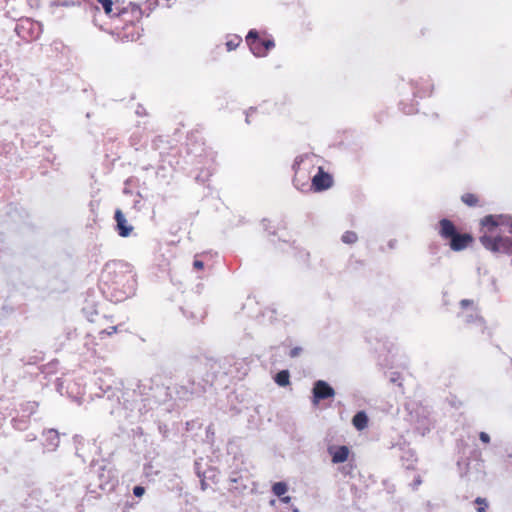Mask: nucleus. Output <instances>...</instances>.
I'll use <instances>...</instances> for the list:
<instances>
[{
	"label": "nucleus",
	"mask_w": 512,
	"mask_h": 512,
	"mask_svg": "<svg viewBox=\"0 0 512 512\" xmlns=\"http://www.w3.org/2000/svg\"><path fill=\"white\" fill-rule=\"evenodd\" d=\"M482 245L495 253L512 254V216L488 215L482 221Z\"/></svg>",
	"instance_id": "f257e3e1"
},
{
	"label": "nucleus",
	"mask_w": 512,
	"mask_h": 512,
	"mask_svg": "<svg viewBox=\"0 0 512 512\" xmlns=\"http://www.w3.org/2000/svg\"><path fill=\"white\" fill-rule=\"evenodd\" d=\"M108 286L111 299L121 302L132 296L136 288V279L128 265L115 263L108 265L102 275Z\"/></svg>",
	"instance_id": "f03ea898"
},
{
	"label": "nucleus",
	"mask_w": 512,
	"mask_h": 512,
	"mask_svg": "<svg viewBox=\"0 0 512 512\" xmlns=\"http://www.w3.org/2000/svg\"><path fill=\"white\" fill-rule=\"evenodd\" d=\"M15 32L26 42H31L40 37L43 32V27L40 22L34 21L30 18H22L16 23Z\"/></svg>",
	"instance_id": "7ed1b4c3"
},
{
	"label": "nucleus",
	"mask_w": 512,
	"mask_h": 512,
	"mask_svg": "<svg viewBox=\"0 0 512 512\" xmlns=\"http://www.w3.org/2000/svg\"><path fill=\"white\" fill-rule=\"evenodd\" d=\"M313 403L317 405L319 401L331 398L335 395L334 389L325 381L318 380L314 383L313 389Z\"/></svg>",
	"instance_id": "20e7f679"
},
{
	"label": "nucleus",
	"mask_w": 512,
	"mask_h": 512,
	"mask_svg": "<svg viewBox=\"0 0 512 512\" xmlns=\"http://www.w3.org/2000/svg\"><path fill=\"white\" fill-rule=\"evenodd\" d=\"M246 42L249 45L251 52L255 56H265V51L263 50V40L259 38L258 32L256 30L249 31L246 37Z\"/></svg>",
	"instance_id": "39448f33"
},
{
	"label": "nucleus",
	"mask_w": 512,
	"mask_h": 512,
	"mask_svg": "<svg viewBox=\"0 0 512 512\" xmlns=\"http://www.w3.org/2000/svg\"><path fill=\"white\" fill-rule=\"evenodd\" d=\"M332 185V177L319 167L318 173L312 178V187L315 191H323Z\"/></svg>",
	"instance_id": "423d86ee"
},
{
	"label": "nucleus",
	"mask_w": 512,
	"mask_h": 512,
	"mask_svg": "<svg viewBox=\"0 0 512 512\" xmlns=\"http://www.w3.org/2000/svg\"><path fill=\"white\" fill-rule=\"evenodd\" d=\"M116 230L121 237H128L133 227L128 224L123 212L120 209L115 211Z\"/></svg>",
	"instance_id": "0eeeda50"
},
{
	"label": "nucleus",
	"mask_w": 512,
	"mask_h": 512,
	"mask_svg": "<svg viewBox=\"0 0 512 512\" xmlns=\"http://www.w3.org/2000/svg\"><path fill=\"white\" fill-rule=\"evenodd\" d=\"M473 241V238L470 234H460L456 233L455 236H453L450 239L449 245L450 248L453 251H461L464 250L468 245Z\"/></svg>",
	"instance_id": "6e6552de"
},
{
	"label": "nucleus",
	"mask_w": 512,
	"mask_h": 512,
	"mask_svg": "<svg viewBox=\"0 0 512 512\" xmlns=\"http://www.w3.org/2000/svg\"><path fill=\"white\" fill-rule=\"evenodd\" d=\"M439 234L444 239H451L458 232L455 225L448 219H442L439 223Z\"/></svg>",
	"instance_id": "1a4fd4ad"
},
{
	"label": "nucleus",
	"mask_w": 512,
	"mask_h": 512,
	"mask_svg": "<svg viewBox=\"0 0 512 512\" xmlns=\"http://www.w3.org/2000/svg\"><path fill=\"white\" fill-rule=\"evenodd\" d=\"M45 446L49 451H54L59 445V434L54 429L44 432Z\"/></svg>",
	"instance_id": "9d476101"
},
{
	"label": "nucleus",
	"mask_w": 512,
	"mask_h": 512,
	"mask_svg": "<svg viewBox=\"0 0 512 512\" xmlns=\"http://www.w3.org/2000/svg\"><path fill=\"white\" fill-rule=\"evenodd\" d=\"M332 455L333 463H343L347 460L349 455V449L346 446H340L336 448L334 451L330 450Z\"/></svg>",
	"instance_id": "9b49d317"
},
{
	"label": "nucleus",
	"mask_w": 512,
	"mask_h": 512,
	"mask_svg": "<svg viewBox=\"0 0 512 512\" xmlns=\"http://www.w3.org/2000/svg\"><path fill=\"white\" fill-rule=\"evenodd\" d=\"M352 423L357 430L365 429L368 425V417L366 413L364 411L357 412L352 419Z\"/></svg>",
	"instance_id": "f8f14e48"
},
{
	"label": "nucleus",
	"mask_w": 512,
	"mask_h": 512,
	"mask_svg": "<svg viewBox=\"0 0 512 512\" xmlns=\"http://www.w3.org/2000/svg\"><path fill=\"white\" fill-rule=\"evenodd\" d=\"M301 161H302L301 157H297L294 161L293 169L295 170V177H294L293 183L297 189L304 191L305 187L308 186V184H303L302 186H299V184H298V177L300 174L298 167H299Z\"/></svg>",
	"instance_id": "ddd939ff"
},
{
	"label": "nucleus",
	"mask_w": 512,
	"mask_h": 512,
	"mask_svg": "<svg viewBox=\"0 0 512 512\" xmlns=\"http://www.w3.org/2000/svg\"><path fill=\"white\" fill-rule=\"evenodd\" d=\"M289 378H290L289 372L287 370H282L276 374L275 382L279 386L284 387L289 384Z\"/></svg>",
	"instance_id": "4468645a"
},
{
	"label": "nucleus",
	"mask_w": 512,
	"mask_h": 512,
	"mask_svg": "<svg viewBox=\"0 0 512 512\" xmlns=\"http://www.w3.org/2000/svg\"><path fill=\"white\" fill-rule=\"evenodd\" d=\"M288 491V486L285 482H276L272 486V492L277 497H282Z\"/></svg>",
	"instance_id": "2eb2a0df"
},
{
	"label": "nucleus",
	"mask_w": 512,
	"mask_h": 512,
	"mask_svg": "<svg viewBox=\"0 0 512 512\" xmlns=\"http://www.w3.org/2000/svg\"><path fill=\"white\" fill-rule=\"evenodd\" d=\"M112 375H109V378H111ZM114 383V380L113 379H109L107 382L104 381L101 377H98L97 379V382L96 384H99V389L103 392V393H106L108 391L111 390L112 388V385Z\"/></svg>",
	"instance_id": "dca6fc26"
},
{
	"label": "nucleus",
	"mask_w": 512,
	"mask_h": 512,
	"mask_svg": "<svg viewBox=\"0 0 512 512\" xmlns=\"http://www.w3.org/2000/svg\"><path fill=\"white\" fill-rule=\"evenodd\" d=\"M11 79L4 75L0 76V97H5V95L9 92V88L7 87V82H10Z\"/></svg>",
	"instance_id": "f3484780"
},
{
	"label": "nucleus",
	"mask_w": 512,
	"mask_h": 512,
	"mask_svg": "<svg viewBox=\"0 0 512 512\" xmlns=\"http://www.w3.org/2000/svg\"><path fill=\"white\" fill-rule=\"evenodd\" d=\"M358 237L357 234L353 231H346L342 235V241L346 244H353L357 241Z\"/></svg>",
	"instance_id": "a211bd4d"
},
{
	"label": "nucleus",
	"mask_w": 512,
	"mask_h": 512,
	"mask_svg": "<svg viewBox=\"0 0 512 512\" xmlns=\"http://www.w3.org/2000/svg\"><path fill=\"white\" fill-rule=\"evenodd\" d=\"M466 323L477 322L480 327L483 326V319L477 314H466L463 315Z\"/></svg>",
	"instance_id": "6ab92c4d"
},
{
	"label": "nucleus",
	"mask_w": 512,
	"mask_h": 512,
	"mask_svg": "<svg viewBox=\"0 0 512 512\" xmlns=\"http://www.w3.org/2000/svg\"><path fill=\"white\" fill-rule=\"evenodd\" d=\"M241 41H242V39L239 36H234L233 38L229 39L226 42L227 50L232 51V50L236 49L239 46V44L241 43Z\"/></svg>",
	"instance_id": "aec40b11"
},
{
	"label": "nucleus",
	"mask_w": 512,
	"mask_h": 512,
	"mask_svg": "<svg viewBox=\"0 0 512 512\" xmlns=\"http://www.w3.org/2000/svg\"><path fill=\"white\" fill-rule=\"evenodd\" d=\"M462 201L468 206H475L477 204V197L474 194L466 193L461 197Z\"/></svg>",
	"instance_id": "412c9836"
},
{
	"label": "nucleus",
	"mask_w": 512,
	"mask_h": 512,
	"mask_svg": "<svg viewBox=\"0 0 512 512\" xmlns=\"http://www.w3.org/2000/svg\"><path fill=\"white\" fill-rule=\"evenodd\" d=\"M37 409V403L36 402H27L24 405H22V410L24 413H27V415L33 414Z\"/></svg>",
	"instance_id": "4be33fe9"
},
{
	"label": "nucleus",
	"mask_w": 512,
	"mask_h": 512,
	"mask_svg": "<svg viewBox=\"0 0 512 512\" xmlns=\"http://www.w3.org/2000/svg\"><path fill=\"white\" fill-rule=\"evenodd\" d=\"M97 1L102 4L105 13L107 15H111L112 10H113L112 0H97Z\"/></svg>",
	"instance_id": "5701e85b"
},
{
	"label": "nucleus",
	"mask_w": 512,
	"mask_h": 512,
	"mask_svg": "<svg viewBox=\"0 0 512 512\" xmlns=\"http://www.w3.org/2000/svg\"><path fill=\"white\" fill-rule=\"evenodd\" d=\"M475 503L479 505V507L477 508L478 512H486V509L488 507L486 499L478 497L476 498Z\"/></svg>",
	"instance_id": "b1692460"
},
{
	"label": "nucleus",
	"mask_w": 512,
	"mask_h": 512,
	"mask_svg": "<svg viewBox=\"0 0 512 512\" xmlns=\"http://www.w3.org/2000/svg\"><path fill=\"white\" fill-rule=\"evenodd\" d=\"M274 41L271 39L263 40V50L265 54L274 47Z\"/></svg>",
	"instance_id": "393cba45"
},
{
	"label": "nucleus",
	"mask_w": 512,
	"mask_h": 512,
	"mask_svg": "<svg viewBox=\"0 0 512 512\" xmlns=\"http://www.w3.org/2000/svg\"><path fill=\"white\" fill-rule=\"evenodd\" d=\"M145 493V488L143 486H135L133 488V494L136 496V497H141L143 496Z\"/></svg>",
	"instance_id": "a878e982"
},
{
	"label": "nucleus",
	"mask_w": 512,
	"mask_h": 512,
	"mask_svg": "<svg viewBox=\"0 0 512 512\" xmlns=\"http://www.w3.org/2000/svg\"><path fill=\"white\" fill-rule=\"evenodd\" d=\"M118 327L119 326L109 327L108 329L101 331V334H107V335L111 336L118 331Z\"/></svg>",
	"instance_id": "bb28decb"
},
{
	"label": "nucleus",
	"mask_w": 512,
	"mask_h": 512,
	"mask_svg": "<svg viewBox=\"0 0 512 512\" xmlns=\"http://www.w3.org/2000/svg\"><path fill=\"white\" fill-rule=\"evenodd\" d=\"M479 438L484 443H489L490 442V437H489V435L486 432H481L479 434Z\"/></svg>",
	"instance_id": "cd10ccee"
},
{
	"label": "nucleus",
	"mask_w": 512,
	"mask_h": 512,
	"mask_svg": "<svg viewBox=\"0 0 512 512\" xmlns=\"http://www.w3.org/2000/svg\"><path fill=\"white\" fill-rule=\"evenodd\" d=\"M193 267L197 270H200L204 267V263L201 260L195 259L193 262Z\"/></svg>",
	"instance_id": "c85d7f7f"
},
{
	"label": "nucleus",
	"mask_w": 512,
	"mask_h": 512,
	"mask_svg": "<svg viewBox=\"0 0 512 512\" xmlns=\"http://www.w3.org/2000/svg\"><path fill=\"white\" fill-rule=\"evenodd\" d=\"M422 479L420 476H417L413 481V489L416 490L419 485H421Z\"/></svg>",
	"instance_id": "c756f323"
},
{
	"label": "nucleus",
	"mask_w": 512,
	"mask_h": 512,
	"mask_svg": "<svg viewBox=\"0 0 512 512\" xmlns=\"http://www.w3.org/2000/svg\"><path fill=\"white\" fill-rule=\"evenodd\" d=\"M473 302L471 300L464 299L460 302V305L463 309L467 308L468 306L472 305Z\"/></svg>",
	"instance_id": "7c9ffc66"
},
{
	"label": "nucleus",
	"mask_w": 512,
	"mask_h": 512,
	"mask_svg": "<svg viewBox=\"0 0 512 512\" xmlns=\"http://www.w3.org/2000/svg\"><path fill=\"white\" fill-rule=\"evenodd\" d=\"M300 351H301V348H299V347H295V348H293V349L290 351V356H291V357H296V356H298V355H299Z\"/></svg>",
	"instance_id": "2f4dec72"
},
{
	"label": "nucleus",
	"mask_w": 512,
	"mask_h": 512,
	"mask_svg": "<svg viewBox=\"0 0 512 512\" xmlns=\"http://www.w3.org/2000/svg\"><path fill=\"white\" fill-rule=\"evenodd\" d=\"M254 112H255V109H253V108H250V109L247 111V113H246V123H248V124L250 123V119H249V118H250V116L252 115V113H254Z\"/></svg>",
	"instance_id": "473e14b6"
},
{
	"label": "nucleus",
	"mask_w": 512,
	"mask_h": 512,
	"mask_svg": "<svg viewBox=\"0 0 512 512\" xmlns=\"http://www.w3.org/2000/svg\"><path fill=\"white\" fill-rule=\"evenodd\" d=\"M399 377H400L399 374L393 373L391 378H390V381L393 382V383H396L398 381Z\"/></svg>",
	"instance_id": "72a5a7b5"
},
{
	"label": "nucleus",
	"mask_w": 512,
	"mask_h": 512,
	"mask_svg": "<svg viewBox=\"0 0 512 512\" xmlns=\"http://www.w3.org/2000/svg\"><path fill=\"white\" fill-rule=\"evenodd\" d=\"M73 439H74L75 444H79L83 440V437L79 436V435H75Z\"/></svg>",
	"instance_id": "f704fd0d"
},
{
	"label": "nucleus",
	"mask_w": 512,
	"mask_h": 512,
	"mask_svg": "<svg viewBox=\"0 0 512 512\" xmlns=\"http://www.w3.org/2000/svg\"><path fill=\"white\" fill-rule=\"evenodd\" d=\"M281 499V501L283 503H289L291 501V497L290 496H282V497H279Z\"/></svg>",
	"instance_id": "c9c22d12"
},
{
	"label": "nucleus",
	"mask_w": 512,
	"mask_h": 512,
	"mask_svg": "<svg viewBox=\"0 0 512 512\" xmlns=\"http://www.w3.org/2000/svg\"><path fill=\"white\" fill-rule=\"evenodd\" d=\"M203 381L207 384V383H210L212 381V377L210 375H206L204 378H203Z\"/></svg>",
	"instance_id": "e433bc0d"
},
{
	"label": "nucleus",
	"mask_w": 512,
	"mask_h": 512,
	"mask_svg": "<svg viewBox=\"0 0 512 512\" xmlns=\"http://www.w3.org/2000/svg\"><path fill=\"white\" fill-rule=\"evenodd\" d=\"M94 314H97V312H96V311L90 312V314L87 316V318H88V320H89V321H91V322H93V321H94V318H93V315H94Z\"/></svg>",
	"instance_id": "4c0bfd02"
},
{
	"label": "nucleus",
	"mask_w": 512,
	"mask_h": 512,
	"mask_svg": "<svg viewBox=\"0 0 512 512\" xmlns=\"http://www.w3.org/2000/svg\"><path fill=\"white\" fill-rule=\"evenodd\" d=\"M201 366H202V364H200V365H198V366H197V368H196L197 372H200V370H201Z\"/></svg>",
	"instance_id": "58836bf2"
},
{
	"label": "nucleus",
	"mask_w": 512,
	"mask_h": 512,
	"mask_svg": "<svg viewBox=\"0 0 512 512\" xmlns=\"http://www.w3.org/2000/svg\"><path fill=\"white\" fill-rule=\"evenodd\" d=\"M404 112H405L406 114H410V113H412V112H413V110H412V109H410V110H408V111H404Z\"/></svg>",
	"instance_id": "ea45409f"
},
{
	"label": "nucleus",
	"mask_w": 512,
	"mask_h": 512,
	"mask_svg": "<svg viewBox=\"0 0 512 512\" xmlns=\"http://www.w3.org/2000/svg\"><path fill=\"white\" fill-rule=\"evenodd\" d=\"M201 485H202V489H205V482L204 481H202Z\"/></svg>",
	"instance_id": "a19ab883"
}]
</instances>
